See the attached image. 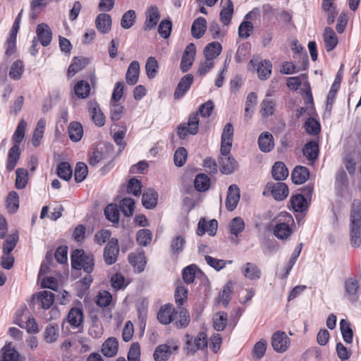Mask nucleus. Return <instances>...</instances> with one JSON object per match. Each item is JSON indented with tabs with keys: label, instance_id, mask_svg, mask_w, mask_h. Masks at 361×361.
Masks as SVG:
<instances>
[{
	"label": "nucleus",
	"instance_id": "nucleus-1",
	"mask_svg": "<svg viewBox=\"0 0 361 361\" xmlns=\"http://www.w3.org/2000/svg\"><path fill=\"white\" fill-rule=\"evenodd\" d=\"M71 264L73 269L81 270L90 274L94 268V256L90 252L75 249L71 254Z\"/></svg>",
	"mask_w": 361,
	"mask_h": 361
},
{
	"label": "nucleus",
	"instance_id": "nucleus-2",
	"mask_svg": "<svg viewBox=\"0 0 361 361\" xmlns=\"http://www.w3.org/2000/svg\"><path fill=\"white\" fill-rule=\"evenodd\" d=\"M198 130V112H192L190 114L187 123H182L178 126L177 134L180 139L185 140L188 135H195Z\"/></svg>",
	"mask_w": 361,
	"mask_h": 361
},
{
	"label": "nucleus",
	"instance_id": "nucleus-3",
	"mask_svg": "<svg viewBox=\"0 0 361 361\" xmlns=\"http://www.w3.org/2000/svg\"><path fill=\"white\" fill-rule=\"evenodd\" d=\"M267 193H270L276 201H282L288 197L289 190L285 183L268 182L265 186L263 195H267Z\"/></svg>",
	"mask_w": 361,
	"mask_h": 361
},
{
	"label": "nucleus",
	"instance_id": "nucleus-4",
	"mask_svg": "<svg viewBox=\"0 0 361 361\" xmlns=\"http://www.w3.org/2000/svg\"><path fill=\"white\" fill-rule=\"evenodd\" d=\"M113 152L114 145L110 143L105 145L104 148H96L89 158V164L92 166H95L99 162L104 160L108 161L110 159L113 161L114 159Z\"/></svg>",
	"mask_w": 361,
	"mask_h": 361
},
{
	"label": "nucleus",
	"instance_id": "nucleus-5",
	"mask_svg": "<svg viewBox=\"0 0 361 361\" xmlns=\"http://www.w3.org/2000/svg\"><path fill=\"white\" fill-rule=\"evenodd\" d=\"M233 126L227 123L222 131L221 137L220 152L222 156H227L231 153L233 137Z\"/></svg>",
	"mask_w": 361,
	"mask_h": 361
},
{
	"label": "nucleus",
	"instance_id": "nucleus-6",
	"mask_svg": "<svg viewBox=\"0 0 361 361\" xmlns=\"http://www.w3.org/2000/svg\"><path fill=\"white\" fill-rule=\"evenodd\" d=\"M119 245L117 238H111L104 249V259L107 265L114 264L118 258Z\"/></svg>",
	"mask_w": 361,
	"mask_h": 361
},
{
	"label": "nucleus",
	"instance_id": "nucleus-7",
	"mask_svg": "<svg viewBox=\"0 0 361 361\" xmlns=\"http://www.w3.org/2000/svg\"><path fill=\"white\" fill-rule=\"evenodd\" d=\"M290 345V338L284 331H277L272 335L271 345L277 353H284Z\"/></svg>",
	"mask_w": 361,
	"mask_h": 361
},
{
	"label": "nucleus",
	"instance_id": "nucleus-8",
	"mask_svg": "<svg viewBox=\"0 0 361 361\" xmlns=\"http://www.w3.org/2000/svg\"><path fill=\"white\" fill-rule=\"evenodd\" d=\"M196 54V47L194 43H190L186 46L184 49L180 64V69L183 73L188 72L195 61Z\"/></svg>",
	"mask_w": 361,
	"mask_h": 361
},
{
	"label": "nucleus",
	"instance_id": "nucleus-9",
	"mask_svg": "<svg viewBox=\"0 0 361 361\" xmlns=\"http://www.w3.org/2000/svg\"><path fill=\"white\" fill-rule=\"evenodd\" d=\"M240 188L237 185L232 184L228 187L225 202L228 211L232 212L237 207L240 197Z\"/></svg>",
	"mask_w": 361,
	"mask_h": 361
},
{
	"label": "nucleus",
	"instance_id": "nucleus-10",
	"mask_svg": "<svg viewBox=\"0 0 361 361\" xmlns=\"http://www.w3.org/2000/svg\"><path fill=\"white\" fill-rule=\"evenodd\" d=\"M218 228V221L216 219H211L207 221L205 219L201 218L197 224L196 233L199 236L203 235L206 232L210 236H214Z\"/></svg>",
	"mask_w": 361,
	"mask_h": 361
},
{
	"label": "nucleus",
	"instance_id": "nucleus-11",
	"mask_svg": "<svg viewBox=\"0 0 361 361\" xmlns=\"http://www.w3.org/2000/svg\"><path fill=\"white\" fill-rule=\"evenodd\" d=\"M359 288L358 281L353 278H349L345 281V296L350 302L355 303L358 301Z\"/></svg>",
	"mask_w": 361,
	"mask_h": 361
},
{
	"label": "nucleus",
	"instance_id": "nucleus-12",
	"mask_svg": "<svg viewBox=\"0 0 361 361\" xmlns=\"http://www.w3.org/2000/svg\"><path fill=\"white\" fill-rule=\"evenodd\" d=\"M194 80V77L192 74L189 73L184 75L178 83V85L173 93L175 99L178 100L181 99L190 88Z\"/></svg>",
	"mask_w": 361,
	"mask_h": 361
},
{
	"label": "nucleus",
	"instance_id": "nucleus-13",
	"mask_svg": "<svg viewBox=\"0 0 361 361\" xmlns=\"http://www.w3.org/2000/svg\"><path fill=\"white\" fill-rule=\"evenodd\" d=\"M88 111L94 123L97 126L102 127L105 125V116L97 102L90 101L88 102Z\"/></svg>",
	"mask_w": 361,
	"mask_h": 361
},
{
	"label": "nucleus",
	"instance_id": "nucleus-14",
	"mask_svg": "<svg viewBox=\"0 0 361 361\" xmlns=\"http://www.w3.org/2000/svg\"><path fill=\"white\" fill-rule=\"evenodd\" d=\"M219 170L223 174L229 175L233 173L238 168V164L230 154L223 156L219 161Z\"/></svg>",
	"mask_w": 361,
	"mask_h": 361
},
{
	"label": "nucleus",
	"instance_id": "nucleus-15",
	"mask_svg": "<svg viewBox=\"0 0 361 361\" xmlns=\"http://www.w3.org/2000/svg\"><path fill=\"white\" fill-rule=\"evenodd\" d=\"M21 155L20 147L18 145H13L8 152L6 169L11 172L16 168Z\"/></svg>",
	"mask_w": 361,
	"mask_h": 361
},
{
	"label": "nucleus",
	"instance_id": "nucleus-16",
	"mask_svg": "<svg viewBox=\"0 0 361 361\" xmlns=\"http://www.w3.org/2000/svg\"><path fill=\"white\" fill-rule=\"evenodd\" d=\"M37 40L41 43L43 47H47L52 39V32L48 24H38L37 30Z\"/></svg>",
	"mask_w": 361,
	"mask_h": 361
},
{
	"label": "nucleus",
	"instance_id": "nucleus-17",
	"mask_svg": "<svg viewBox=\"0 0 361 361\" xmlns=\"http://www.w3.org/2000/svg\"><path fill=\"white\" fill-rule=\"evenodd\" d=\"M20 28V24H13L8 37L6 39V49L5 54L8 56H12L16 51V37Z\"/></svg>",
	"mask_w": 361,
	"mask_h": 361
},
{
	"label": "nucleus",
	"instance_id": "nucleus-18",
	"mask_svg": "<svg viewBox=\"0 0 361 361\" xmlns=\"http://www.w3.org/2000/svg\"><path fill=\"white\" fill-rule=\"evenodd\" d=\"M310 178V170L306 166H296L291 173V180L295 185L305 183Z\"/></svg>",
	"mask_w": 361,
	"mask_h": 361
},
{
	"label": "nucleus",
	"instance_id": "nucleus-19",
	"mask_svg": "<svg viewBox=\"0 0 361 361\" xmlns=\"http://www.w3.org/2000/svg\"><path fill=\"white\" fill-rule=\"evenodd\" d=\"M175 309L173 305L168 303L161 307L158 314L157 319L162 324H169L173 321Z\"/></svg>",
	"mask_w": 361,
	"mask_h": 361
},
{
	"label": "nucleus",
	"instance_id": "nucleus-20",
	"mask_svg": "<svg viewBox=\"0 0 361 361\" xmlns=\"http://www.w3.org/2000/svg\"><path fill=\"white\" fill-rule=\"evenodd\" d=\"M258 145L259 149L263 152H271L274 147V140L271 133L268 131L263 132L258 137Z\"/></svg>",
	"mask_w": 361,
	"mask_h": 361
},
{
	"label": "nucleus",
	"instance_id": "nucleus-21",
	"mask_svg": "<svg viewBox=\"0 0 361 361\" xmlns=\"http://www.w3.org/2000/svg\"><path fill=\"white\" fill-rule=\"evenodd\" d=\"M319 148L318 142L311 140L306 143L302 149L303 155L310 161L314 162L318 159Z\"/></svg>",
	"mask_w": 361,
	"mask_h": 361
},
{
	"label": "nucleus",
	"instance_id": "nucleus-22",
	"mask_svg": "<svg viewBox=\"0 0 361 361\" xmlns=\"http://www.w3.org/2000/svg\"><path fill=\"white\" fill-rule=\"evenodd\" d=\"M158 201V193L154 189L148 188L142 194V203L143 207L147 209H154Z\"/></svg>",
	"mask_w": 361,
	"mask_h": 361
},
{
	"label": "nucleus",
	"instance_id": "nucleus-23",
	"mask_svg": "<svg viewBox=\"0 0 361 361\" xmlns=\"http://www.w3.org/2000/svg\"><path fill=\"white\" fill-rule=\"evenodd\" d=\"M173 317L175 320L174 325L178 329L186 328L190 322V317L188 311L184 307H178V310Z\"/></svg>",
	"mask_w": 361,
	"mask_h": 361
},
{
	"label": "nucleus",
	"instance_id": "nucleus-24",
	"mask_svg": "<svg viewBox=\"0 0 361 361\" xmlns=\"http://www.w3.org/2000/svg\"><path fill=\"white\" fill-rule=\"evenodd\" d=\"M118 342L114 337L107 338L102 345V352L105 357H111L117 354Z\"/></svg>",
	"mask_w": 361,
	"mask_h": 361
},
{
	"label": "nucleus",
	"instance_id": "nucleus-25",
	"mask_svg": "<svg viewBox=\"0 0 361 361\" xmlns=\"http://www.w3.org/2000/svg\"><path fill=\"white\" fill-rule=\"evenodd\" d=\"M140 73V64L137 61H133L128 66L126 79L130 85H134L137 83Z\"/></svg>",
	"mask_w": 361,
	"mask_h": 361
},
{
	"label": "nucleus",
	"instance_id": "nucleus-26",
	"mask_svg": "<svg viewBox=\"0 0 361 361\" xmlns=\"http://www.w3.org/2000/svg\"><path fill=\"white\" fill-rule=\"evenodd\" d=\"M221 50L222 46L219 42H212L204 47L203 53L207 61H212L220 55Z\"/></svg>",
	"mask_w": 361,
	"mask_h": 361
},
{
	"label": "nucleus",
	"instance_id": "nucleus-27",
	"mask_svg": "<svg viewBox=\"0 0 361 361\" xmlns=\"http://www.w3.org/2000/svg\"><path fill=\"white\" fill-rule=\"evenodd\" d=\"M290 204L295 212H303L307 209V200L301 193H298L290 197Z\"/></svg>",
	"mask_w": 361,
	"mask_h": 361
},
{
	"label": "nucleus",
	"instance_id": "nucleus-28",
	"mask_svg": "<svg viewBox=\"0 0 361 361\" xmlns=\"http://www.w3.org/2000/svg\"><path fill=\"white\" fill-rule=\"evenodd\" d=\"M271 174L274 180L281 181L288 177V170L283 162L276 161L272 166Z\"/></svg>",
	"mask_w": 361,
	"mask_h": 361
},
{
	"label": "nucleus",
	"instance_id": "nucleus-29",
	"mask_svg": "<svg viewBox=\"0 0 361 361\" xmlns=\"http://www.w3.org/2000/svg\"><path fill=\"white\" fill-rule=\"evenodd\" d=\"M68 322L73 327H80L83 322V312L82 309L73 307L67 315Z\"/></svg>",
	"mask_w": 361,
	"mask_h": 361
},
{
	"label": "nucleus",
	"instance_id": "nucleus-30",
	"mask_svg": "<svg viewBox=\"0 0 361 361\" xmlns=\"http://www.w3.org/2000/svg\"><path fill=\"white\" fill-rule=\"evenodd\" d=\"M128 260L130 264L139 272L144 271L146 266V259L145 252L142 251L137 254L130 253L128 255Z\"/></svg>",
	"mask_w": 361,
	"mask_h": 361
},
{
	"label": "nucleus",
	"instance_id": "nucleus-31",
	"mask_svg": "<svg viewBox=\"0 0 361 361\" xmlns=\"http://www.w3.org/2000/svg\"><path fill=\"white\" fill-rule=\"evenodd\" d=\"M325 49L327 52L331 51L338 44V38L334 31L330 27H326L324 33Z\"/></svg>",
	"mask_w": 361,
	"mask_h": 361
},
{
	"label": "nucleus",
	"instance_id": "nucleus-32",
	"mask_svg": "<svg viewBox=\"0 0 361 361\" xmlns=\"http://www.w3.org/2000/svg\"><path fill=\"white\" fill-rule=\"evenodd\" d=\"M88 63V60L86 58H79L77 56L73 57L72 63L68 67L67 75L68 78L73 77L78 71L82 70Z\"/></svg>",
	"mask_w": 361,
	"mask_h": 361
},
{
	"label": "nucleus",
	"instance_id": "nucleus-33",
	"mask_svg": "<svg viewBox=\"0 0 361 361\" xmlns=\"http://www.w3.org/2000/svg\"><path fill=\"white\" fill-rule=\"evenodd\" d=\"M194 187L198 192H206L210 187V178L205 173L197 174L194 180Z\"/></svg>",
	"mask_w": 361,
	"mask_h": 361
},
{
	"label": "nucleus",
	"instance_id": "nucleus-34",
	"mask_svg": "<svg viewBox=\"0 0 361 361\" xmlns=\"http://www.w3.org/2000/svg\"><path fill=\"white\" fill-rule=\"evenodd\" d=\"M37 300L42 309L48 310L54 303V294L49 290L40 291L37 295Z\"/></svg>",
	"mask_w": 361,
	"mask_h": 361
},
{
	"label": "nucleus",
	"instance_id": "nucleus-35",
	"mask_svg": "<svg viewBox=\"0 0 361 361\" xmlns=\"http://www.w3.org/2000/svg\"><path fill=\"white\" fill-rule=\"evenodd\" d=\"M340 330L343 341L346 343H351L353 341V331L348 319H342L340 321Z\"/></svg>",
	"mask_w": 361,
	"mask_h": 361
},
{
	"label": "nucleus",
	"instance_id": "nucleus-36",
	"mask_svg": "<svg viewBox=\"0 0 361 361\" xmlns=\"http://www.w3.org/2000/svg\"><path fill=\"white\" fill-rule=\"evenodd\" d=\"M171 355V346L167 344H160L155 348L153 356L155 361H166Z\"/></svg>",
	"mask_w": 361,
	"mask_h": 361
},
{
	"label": "nucleus",
	"instance_id": "nucleus-37",
	"mask_svg": "<svg viewBox=\"0 0 361 361\" xmlns=\"http://www.w3.org/2000/svg\"><path fill=\"white\" fill-rule=\"evenodd\" d=\"M334 0H323L322 11L327 17L328 23H334L337 16V11L334 4Z\"/></svg>",
	"mask_w": 361,
	"mask_h": 361
},
{
	"label": "nucleus",
	"instance_id": "nucleus-38",
	"mask_svg": "<svg viewBox=\"0 0 361 361\" xmlns=\"http://www.w3.org/2000/svg\"><path fill=\"white\" fill-rule=\"evenodd\" d=\"M24 71L25 65L23 61L20 59H18L11 64L8 75L11 79L18 80L21 78Z\"/></svg>",
	"mask_w": 361,
	"mask_h": 361
},
{
	"label": "nucleus",
	"instance_id": "nucleus-39",
	"mask_svg": "<svg viewBox=\"0 0 361 361\" xmlns=\"http://www.w3.org/2000/svg\"><path fill=\"white\" fill-rule=\"evenodd\" d=\"M244 276L250 279H259L261 276V271L258 267L252 263L247 262L242 268Z\"/></svg>",
	"mask_w": 361,
	"mask_h": 361
},
{
	"label": "nucleus",
	"instance_id": "nucleus-40",
	"mask_svg": "<svg viewBox=\"0 0 361 361\" xmlns=\"http://www.w3.org/2000/svg\"><path fill=\"white\" fill-rule=\"evenodd\" d=\"M56 174L60 178L66 181L69 180L73 176V170L69 162H60L56 167Z\"/></svg>",
	"mask_w": 361,
	"mask_h": 361
},
{
	"label": "nucleus",
	"instance_id": "nucleus-41",
	"mask_svg": "<svg viewBox=\"0 0 361 361\" xmlns=\"http://www.w3.org/2000/svg\"><path fill=\"white\" fill-rule=\"evenodd\" d=\"M186 240L183 235H176L171 241L170 250L173 255H178L181 253L185 246Z\"/></svg>",
	"mask_w": 361,
	"mask_h": 361
},
{
	"label": "nucleus",
	"instance_id": "nucleus-42",
	"mask_svg": "<svg viewBox=\"0 0 361 361\" xmlns=\"http://www.w3.org/2000/svg\"><path fill=\"white\" fill-rule=\"evenodd\" d=\"M104 215L106 219L113 224L119 222V209L116 204H109L104 209Z\"/></svg>",
	"mask_w": 361,
	"mask_h": 361
},
{
	"label": "nucleus",
	"instance_id": "nucleus-43",
	"mask_svg": "<svg viewBox=\"0 0 361 361\" xmlns=\"http://www.w3.org/2000/svg\"><path fill=\"white\" fill-rule=\"evenodd\" d=\"M350 221L351 224H361V201L354 200L350 209Z\"/></svg>",
	"mask_w": 361,
	"mask_h": 361
},
{
	"label": "nucleus",
	"instance_id": "nucleus-44",
	"mask_svg": "<svg viewBox=\"0 0 361 361\" xmlns=\"http://www.w3.org/2000/svg\"><path fill=\"white\" fill-rule=\"evenodd\" d=\"M361 224H350V245L353 247H359L361 245Z\"/></svg>",
	"mask_w": 361,
	"mask_h": 361
},
{
	"label": "nucleus",
	"instance_id": "nucleus-45",
	"mask_svg": "<svg viewBox=\"0 0 361 361\" xmlns=\"http://www.w3.org/2000/svg\"><path fill=\"white\" fill-rule=\"evenodd\" d=\"M228 322V314L226 312H219L214 314L213 327L217 331H223Z\"/></svg>",
	"mask_w": 361,
	"mask_h": 361
},
{
	"label": "nucleus",
	"instance_id": "nucleus-46",
	"mask_svg": "<svg viewBox=\"0 0 361 361\" xmlns=\"http://www.w3.org/2000/svg\"><path fill=\"white\" fill-rule=\"evenodd\" d=\"M6 204L9 213L14 214L18 211L19 208V195L16 191L8 192L6 198Z\"/></svg>",
	"mask_w": 361,
	"mask_h": 361
},
{
	"label": "nucleus",
	"instance_id": "nucleus-47",
	"mask_svg": "<svg viewBox=\"0 0 361 361\" xmlns=\"http://www.w3.org/2000/svg\"><path fill=\"white\" fill-rule=\"evenodd\" d=\"M275 236L281 240L288 238L292 233V230L287 223H277L274 228Z\"/></svg>",
	"mask_w": 361,
	"mask_h": 361
},
{
	"label": "nucleus",
	"instance_id": "nucleus-48",
	"mask_svg": "<svg viewBox=\"0 0 361 361\" xmlns=\"http://www.w3.org/2000/svg\"><path fill=\"white\" fill-rule=\"evenodd\" d=\"M244 220L240 216L234 217L229 223L228 228L231 234L238 237L245 229Z\"/></svg>",
	"mask_w": 361,
	"mask_h": 361
},
{
	"label": "nucleus",
	"instance_id": "nucleus-49",
	"mask_svg": "<svg viewBox=\"0 0 361 361\" xmlns=\"http://www.w3.org/2000/svg\"><path fill=\"white\" fill-rule=\"evenodd\" d=\"M68 134L71 140L78 142L81 140L83 134L82 126L79 122H72L68 127Z\"/></svg>",
	"mask_w": 361,
	"mask_h": 361
},
{
	"label": "nucleus",
	"instance_id": "nucleus-50",
	"mask_svg": "<svg viewBox=\"0 0 361 361\" xmlns=\"http://www.w3.org/2000/svg\"><path fill=\"white\" fill-rule=\"evenodd\" d=\"M16 178L15 186L17 189L21 190L26 187L28 182V171L24 168H18L16 171Z\"/></svg>",
	"mask_w": 361,
	"mask_h": 361
},
{
	"label": "nucleus",
	"instance_id": "nucleus-51",
	"mask_svg": "<svg viewBox=\"0 0 361 361\" xmlns=\"http://www.w3.org/2000/svg\"><path fill=\"white\" fill-rule=\"evenodd\" d=\"M272 65L269 61L263 60L259 62L257 67V74L260 80H264L270 77Z\"/></svg>",
	"mask_w": 361,
	"mask_h": 361
},
{
	"label": "nucleus",
	"instance_id": "nucleus-52",
	"mask_svg": "<svg viewBox=\"0 0 361 361\" xmlns=\"http://www.w3.org/2000/svg\"><path fill=\"white\" fill-rule=\"evenodd\" d=\"M195 345L190 348L191 355H194L197 350H204L207 348V336L204 332H200L194 339Z\"/></svg>",
	"mask_w": 361,
	"mask_h": 361
},
{
	"label": "nucleus",
	"instance_id": "nucleus-53",
	"mask_svg": "<svg viewBox=\"0 0 361 361\" xmlns=\"http://www.w3.org/2000/svg\"><path fill=\"white\" fill-rule=\"evenodd\" d=\"M18 239L19 236L17 232L12 233L7 237L2 247L4 255H8L14 250L18 243Z\"/></svg>",
	"mask_w": 361,
	"mask_h": 361
},
{
	"label": "nucleus",
	"instance_id": "nucleus-54",
	"mask_svg": "<svg viewBox=\"0 0 361 361\" xmlns=\"http://www.w3.org/2000/svg\"><path fill=\"white\" fill-rule=\"evenodd\" d=\"M75 94L78 98L85 99L90 93V86L85 80H80L75 85Z\"/></svg>",
	"mask_w": 361,
	"mask_h": 361
},
{
	"label": "nucleus",
	"instance_id": "nucleus-55",
	"mask_svg": "<svg viewBox=\"0 0 361 361\" xmlns=\"http://www.w3.org/2000/svg\"><path fill=\"white\" fill-rule=\"evenodd\" d=\"M88 173V169L86 164L79 161L75 164L74 171V179L75 183H79L82 182L87 177Z\"/></svg>",
	"mask_w": 361,
	"mask_h": 361
},
{
	"label": "nucleus",
	"instance_id": "nucleus-56",
	"mask_svg": "<svg viewBox=\"0 0 361 361\" xmlns=\"http://www.w3.org/2000/svg\"><path fill=\"white\" fill-rule=\"evenodd\" d=\"M26 126L27 123L23 119L20 120L12 137L13 145L20 146L25 137Z\"/></svg>",
	"mask_w": 361,
	"mask_h": 361
},
{
	"label": "nucleus",
	"instance_id": "nucleus-57",
	"mask_svg": "<svg viewBox=\"0 0 361 361\" xmlns=\"http://www.w3.org/2000/svg\"><path fill=\"white\" fill-rule=\"evenodd\" d=\"M121 212L126 217L132 216L135 210V201L130 197H125L120 202Z\"/></svg>",
	"mask_w": 361,
	"mask_h": 361
},
{
	"label": "nucleus",
	"instance_id": "nucleus-58",
	"mask_svg": "<svg viewBox=\"0 0 361 361\" xmlns=\"http://www.w3.org/2000/svg\"><path fill=\"white\" fill-rule=\"evenodd\" d=\"M152 239V233L147 228L139 230L136 234L137 242L141 246H147L151 243Z\"/></svg>",
	"mask_w": 361,
	"mask_h": 361
},
{
	"label": "nucleus",
	"instance_id": "nucleus-59",
	"mask_svg": "<svg viewBox=\"0 0 361 361\" xmlns=\"http://www.w3.org/2000/svg\"><path fill=\"white\" fill-rule=\"evenodd\" d=\"M146 73L149 78H155L158 73L159 64L155 57L149 56L145 64Z\"/></svg>",
	"mask_w": 361,
	"mask_h": 361
},
{
	"label": "nucleus",
	"instance_id": "nucleus-60",
	"mask_svg": "<svg viewBox=\"0 0 361 361\" xmlns=\"http://www.w3.org/2000/svg\"><path fill=\"white\" fill-rule=\"evenodd\" d=\"M306 132L312 135H317L320 133V123L314 118L310 117L307 119L305 124Z\"/></svg>",
	"mask_w": 361,
	"mask_h": 361
},
{
	"label": "nucleus",
	"instance_id": "nucleus-61",
	"mask_svg": "<svg viewBox=\"0 0 361 361\" xmlns=\"http://www.w3.org/2000/svg\"><path fill=\"white\" fill-rule=\"evenodd\" d=\"M233 13V4L231 0H227L221 11L220 18L223 23H229Z\"/></svg>",
	"mask_w": 361,
	"mask_h": 361
},
{
	"label": "nucleus",
	"instance_id": "nucleus-62",
	"mask_svg": "<svg viewBox=\"0 0 361 361\" xmlns=\"http://www.w3.org/2000/svg\"><path fill=\"white\" fill-rule=\"evenodd\" d=\"M188 152L186 149L183 147H179L174 153V164L178 167L183 166L186 162Z\"/></svg>",
	"mask_w": 361,
	"mask_h": 361
},
{
	"label": "nucleus",
	"instance_id": "nucleus-63",
	"mask_svg": "<svg viewBox=\"0 0 361 361\" xmlns=\"http://www.w3.org/2000/svg\"><path fill=\"white\" fill-rule=\"evenodd\" d=\"M188 297V290L184 286H178L176 288L174 298L176 305L178 307H183L182 305L186 301Z\"/></svg>",
	"mask_w": 361,
	"mask_h": 361
},
{
	"label": "nucleus",
	"instance_id": "nucleus-64",
	"mask_svg": "<svg viewBox=\"0 0 361 361\" xmlns=\"http://www.w3.org/2000/svg\"><path fill=\"white\" fill-rule=\"evenodd\" d=\"M145 23H158L160 20L159 10L156 6H150L145 11Z\"/></svg>",
	"mask_w": 361,
	"mask_h": 361
}]
</instances>
